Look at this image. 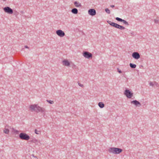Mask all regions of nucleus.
I'll return each mask as SVG.
<instances>
[{"instance_id":"1","label":"nucleus","mask_w":159,"mask_h":159,"mask_svg":"<svg viewBox=\"0 0 159 159\" xmlns=\"http://www.w3.org/2000/svg\"><path fill=\"white\" fill-rule=\"evenodd\" d=\"M108 151L110 153H111L114 154H118L122 151V150L118 148L111 147L108 149Z\"/></svg>"},{"instance_id":"2","label":"nucleus","mask_w":159,"mask_h":159,"mask_svg":"<svg viewBox=\"0 0 159 159\" xmlns=\"http://www.w3.org/2000/svg\"><path fill=\"white\" fill-rule=\"evenodd\" d=\"M20 138L22 140H28L30 138V136L25 133H22L19 134Z\"/></svg>"},{"instance_id":"3","label":"nucleus","mask_w":159,"mask_h":159,"mask_svg":"<svg viewBox=\"0 0 159 159\" xmlns=\"http://www.w3.org/2000/svg\"><path fill=\"white\" fill-rule=\"evenodd\" d=\"M124 94L127 97L130 98L133 96V93H131L129 90L126 89L125 90Z\"/></svg>"},{"instance_id":"4","label":"nucleus","mask_w":159,"mask_h":159,"mask_svg":"<svg viewBox=\"0 0 159 159\" xmlns=\"http://www.w3.org/2000/svg\"><path fill=\"white\" fill-rule=\"evenodd\" d=\"M83 56L86 58L88 59L92 58V54L87 51H84L83 53Z\"/></svg>"},{"instance_id":"5","label":"nucleus","mask_w":159,"mask_h":159,"mask_svg":"<svg viewBox=\"0 0 159 159\" xmlns=\"http://www.w3.org/2000/svg\"><path fill=\"white\" fill-rule=\"evenodd\" d=\"M3 10L5 12L9 14H12L13 13L12 9L8 7H7L4 8Z\"/></svg>"},{"instance_id":"6","label":"nucleus","mask_w":159,"mask_h":159,"mask_svg":"<svg viewBox=\"0 0 159 159\" xmlns=\"http://www.w3.org/2000/svg\"><path fill=\"white\" fill-rule=\"evenodd\" d=\"M39 106H37V105H31L30 107V110L32 111H35L37 112V111H38V107Z\"/></svg>"},{"instance_id":"7","label":"nucleus","mask_w":159,"mask_h":159,"mask_svg":"<svg viewBox=\"0 0 159 159\" xmlns=\"http://www.w3.org/2000/svg\"><path fill=\"white\" fill-rule=\"evenodd\" d=\"M56 34L60 37H63L65 35L64 31L60 30H57Z\"/></svg>"},{"instance_id":"8","label":"nucleus","mask_w":159,"mask_h":159,"mask_svg":"<svg viewBox=\"0 0 159 159\" xmlns=\"http://www.w3.org/2000/svg\"><path fill=\"white\" fill-rule=\"evenodd\" d=\"M132 56L135 59H138L140 57V54L137 52H134L133 53Z\"/></svg>"},{"instance_id":"9","label":"nucleus","mask_w":159,"mask_h":159,"mask_svg":"<svg viewBox=\"0 0 159 159\" xmlns=\"http://www.w3.org/2000/svg\"><path fill=\"white\" fill-rule=\"evenodd\" d=\"M115 19L119 21L122 22L124 24L128 26L129 25L128 22L118 17L116 18Z\"/></svg>"},{"instance_id":"10","label":"nucleus","mask_w":159,"mask_h":159,"mask_svg":"<svg viewBox=\"0 0 159 159\" xmlns=\"http://www.w3.org/2000/svg\"><path fill=\"white\" fill-rule=\"evenodd\" d=\"M88 13L92 16H94L96 14V11L93 9H90L88 11Z\"/></svg>"},{"instance_id":"11","label":"nucleus","mask_w":159,"mask_h":159,"mask_svg":"<svg viewBox=\"0 0 159 159\" xmlns=\"http://www.w3.org/2000/svg\"><path fill=\"white\" fill-rule=\"evenodd\" d=\"M107 22L111 26L118 29L119 26V25L109 20L107 21Z\"/></svg>"},{"instance_id":"12","label":"nucleus","mask_w":159,"mask_h":159,"mask_svg":"<svg viewBox=\"0 0 159 159\" xmlns=\"http://www.w3.org/2000/svg\"><path fill=\"white\" fill-rule=\"evenodd\" d=\"M130 102L131 104H133L137 107H140L141 105L140 103L136 100L131 101Z\"/></svg>"},{"instance_id":"13","label":"nucleus","mask_w":159,"mask_h":159,"mask_svg":"<svg viewBox=\"0 0 159 159\" xmlns=\"http://www.w3.org/2000/svg\"><path fill=\"white\" fill-rule=\"evenodd\" d=\"M38 107V111H37V112H40L44 115L46 111L45 109L44 108L41 107L39 106Z\"/></svg>"},{"instance_id":"14","label":"nucleus","mask_w":159,"mask_h":159,"mask_svg":"<svg viewBox=\"0 0 159 159\" xmlns=\"http://www.w3.org/2000/svg\"><path fill=\"white\" fill-rule=\"evenodd\" d=\"M63 65L66 66H69L70 63L69 61L66 60H65L63 61Z\"/></svg>"},{"instance_id":"15","label":"nucleus","mask_w":159,"mask_h":159,"mask_svg":"<svg viewBox=\"0 0 159 159\" xmlns=\"http://www.w3.org/2000/svg\"><path fill=\"white\" fill-rule=\"evenodd\" d=\"M74 5L76 7H81L82 6L81 4L77 1L74 2Z\"/></svg>"},{"instance_id":"16","label":"nucleus","mask_w":159,"mask_h":159,"mask_svg":"<svg viewBox=\"0 0 159 159\" xmlns=\"http://www.w3.org/2000/svg\"><path fill=\"white\" fill-rule=\"evenodd\" d=\"M31 142L33 143H35L37 145H38L39 143H40V142L38 140H37L35 139H32L31 141Z\"/></svg>"},{"instance_id":"17","label":"nucleus","mask_w":159,"mask_h":159,"mask_svg":"<svg viewBox=\"0 0 159 159\" xmlns=\"http://www.w3.org/2000/svg\"><path fill=\"white\" fill-rule=\"evenodd\" d=\"M71 12L74 14H77L78 13V10L77 9L74 8L72 9L71 11Z\"/></svg>"},{"instance_id":"18","label":"nucleus","mask_w":159,"mask_h":159,"mask_svg":"<svg viewBox=\"0 0 159 159\" xmlns=\"http://www.w3.org/2000/svg\"><path fill=\"white\" fill-rule=\"evenodd\" d=\"M98 106L101 108H102L104 107V104L102 102H100L98 103Z\"/></svg>"},{"instance_id":"19","label":"nucleus","mask_w":159,"mask_h":159,"mask_svg":"<svg viewBox=\"0 0 159 159\" xmlns=\"http://www.w3.org/2000/svg\"><path fill=\"white\" fill-rule=\"evenodd\" d=\"M130 67L132 68H135L136 67V65L135 64L130 63L129 64Z\"/></svg>"},{"instance_id":"20","label":"nucleus","mask_w":159,"mask_h":159,"mask_svg":"<svg viewBox=\"0 0 159 159\" xmlns=\"http://www.w3.org/2000/svg\"><path fill=\"white\" fill-rule=\"evenodd\" d=\"M159 17H157L156 19H155L154 20V21L155 22V24H158L159 23Z\"/></svg>"},{"instance_id":"21","label":"nucleus","mask_w":159,"mask_h":159,"mask_svg":"<svg viewBox=\"0 0 159 159\" xmlns=\"http://www.w3.org/2000/svg\"><path fill=\"white\" fill-rule=\"evenodd\" d=\"M3 132L6 134H8L9 132V130L8 129L5 128L3 130Z\"/></svg>"},{"instance_id":"22","label":"nucleus","mask_w":159,"mask_h":159,"mask_svg":"<svg viewBox=\"0 0 159 159\" xmlns=\"http://www.w3.org/2000/svg\"><path fill=\"white\" fill-rule=\"evenodd\" d=\"M35 133L36 134H40L41 132L40 130H38L37 129H35L34 130Z\"/></svg>"},{"instance_id":"23","label":"nucleus","mask_w":159,"mask_h":159,"mask_svg":"<svg viewBox=\"0 0 159 159\" xmlns=\"http://www.w3.org/2000/svg\"><path fill=\"white\" fill-rule=\"evenodd\" d=\"M118 29H119L120 30H124L125 29V27H124V26L119 25V26Z\"/></svg>"},{"instance_id":"24","label":"nucleus","mask_w":159,"mask_h":159,"mask_svg":"<svg viewBox=\"0 0 159 159\" xmlns=\"http://www.w3.org/2000/svg\"><path fill=\"white\" fill-rule=\"evenodd\" d=\"M154 86H155L156 87H158L159 86V84L156 81H154Z\"/></svg>"},{"instance_id":"25","label":"nucleus","mask_w":159,"mask_h":159,"mask_svg":"<svg viewBox=\"0 0 159 159\" xmlns=\"http://www.w3.org/2000/svg\"><path fill=\"white\" fill-rule=\"evenodd\" d=\"M105 11L108 14H110V11L109 10V9L108 8H106L105 9Z\"/></svg>"},{"instance_id":"26","label":"nucleus","mask_w":159,"mask_h":159,"mask_svg":"<svg viewBox=\"0 0 159 159\" xmlns=\"http://www.w3.org/2000/svg\"><path fill=\"white\" fill-rule=\"evenodd\" d=\"M149 85L151 86H154V82H150L149 83Z\"/></svg>"},{"instance_id":"27","label":"nucleus","mask_w":159,"mask_h":159,"mask_svg":"<svg viewBox=\"0 0 159 159\" xmlns=\"http://www.w3.org/2000/svg\"><path fill=\"white\" fill-rule=\"evenodd\" d=\"M47 102L50 104H53L54 102L53 101L47 100Z\"/></svg>"},{"instance_id":"28","label":"nucleus","mask_w":159,"mask_h":159,"mask_svg":"<svg viewBox=\"0 0 159 159\" xmlns=\"http://www.w3.org/2000/svg\"><path fill=\"white\" fill-rule=\"evenodd\" d=\"M78 84L79 86L83 87H84V85L83 84H81L80 83H78Z\"/></svg>"},{"instance_id":"29","label":"nucleus","mask_w":159,"mask_h":159,"mask_svg":"<svg viewBox=\"0 0 159 159\" xmlns=\"http://www.w3.org/2000/svg\"><path fill=\"white\" fill-rule=\"evenodd\" d=\"M117 71H118V72L119 73H121L122 72L119 69H117Z\"/></svg>"},{"instance_id":"30","label":"nucleus","mask_w":159,"mask_h":159,"mask_svg":"<svg viewBox=\"0 0 159 159\" xmlns=\"http://www.w3.org/2000/svg\"><path fill=\"white\" fill-rule=\"evenodd\" d=\"M110 7L112 8H113L115 7V6L114 5H111L110 6Z\"/></svg>"},{"instance_id":"31","label":"nucleus","mask_w":159,"mask_h":159,"mask_svg":"<svg viewBox=\"0 0 159 159\" xmlns=\"http://www.w3.org/2000/svg\"><path fill=\"white\" fill-rule=\"evenodd\" d=\"M25 48H29L28 47V46H25Z\"/></svg>"},{"instance_id":"32","label":"nucleus","mask_w":159,"mask_h":159,"mask_svg":"<svg viewBox=\"0 0 159 159\" xmlns=\"http://www.w3.org/2000/svg\"><path fill=\"white\" fill-rule=\"evenodd\" d=\"M23 11H21V12L22 13H23Z\"/></svg>"},{"instance_id":"33","label":"nucleus","mask_w":159,"mask_h":159,"mask_svg":"<svg viewBox=\"0 0 159 159\" xmlns=\"http://www.w3.org/2000/svg\"><path fill=\"white\" fill-rule=\"evenodd\" d=\"M133 33H131V34H132Z\"/></svg>"},{"instance_id":"34","label":"nucleus","mask_w":159,"mask_h":159,"mask_svg":"<svg viewBox=\"0 0 159 159\" xmlns=\"http://www.w3.org/2000/svg\"><path fill=\"white\" fill-rule=\"evenodd\" d=\"M3 1H6V0H3Z\"/></svg>"}]
</instances>
